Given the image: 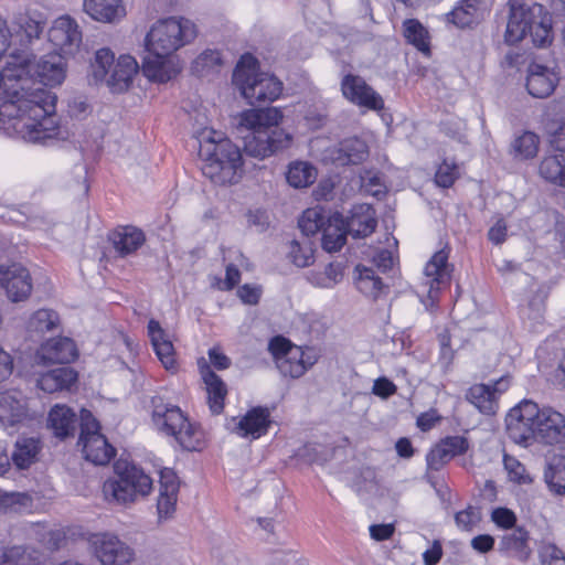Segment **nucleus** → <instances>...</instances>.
<instances>
[{"instance_id":"nucleus-15","label":"nucleus","mask_w":565,"mask_h":565,"mask_svg":"<svg viewBox=\"0 0 565 565\" xmlns=\"http://www.w3.org/2000/svg\"><path fill=\"white\" fill-rule=\"evenodd\" d=\"M535 440L553 445L565 439V416L552 407L539 408L535 416Z\"/></svg>"},{"instance_id":"nucleus-38","label":"nucleus","mask_w":565,"mask_h":565,"mask_svg":"<svg viewBox=\"0 0 565 565\" xmlns=\"http://www.w3.org/2000/svg\"><path fill=\"white\" fill-rule=\"evenodd\" d=\"M540 138L532 131H524L515 137L510 146V154L515 160L534 158L539 152Z\"/></svg>"},{"instance_id":"nucleus-33","label":"nucleus","mask_w":565,"mask_h":565,"mask_svg":"<svg viewBox=\"0 0 565 565\" xmlns=\"http://www.w3.org/2000/svg\"><path fill=\"white\" fill-rule=\"evenodd\" d=\"M529 533L523 527H516L501 537L500 550L520 561H526L531 555Z\"/></svg>"},{"instance_id":"nucleus-36","label":"nucleus","mask_w":565,"mask_h":565,"mask_svg":"<svg viewBox=\"0 0 565 565\" xmlns=\"http://www.w3.org/2000/svg\"><path fill=\"white\" fill-rule=\"evenodd\" d=\"M115 54L108 47H102L94 53L89 63L88 78L94 84L103 83L110 68L116 64Z\"/></svg>"},{"instance_id":"nucleus-45","label":"nucleus","mask_w":565,"mask_h":565,"mask_svg":"<svg viewBox=\"0 0 565 565\" xmlns=\"http://www.w3.org/2000/svg\"><path fill=\"white\" fill-rule=\"evenodd\" d=\"M313 245L309 238L302 241H292L289 255L294 264L298 267H307L313 263Z\"/></svg>"},{"instance_id":"nucleus-58","label":"nucleus","mask_w":565,"mask_h":565,"mask_svg":"<svg viewBox=\"0 0 565 565\" xmlns=\"http://www.w3.org/2000/svg\"><path fill=\"white\" fill-rule=\"evenodd\" d=\"M161 492L178 493L179 480L175 472L171 469L164 468L160 471V490Z\"/></svg>"},{"instance_id":"nucleus-53","label":"nucleus","mask_w":565,"mask_h":565,"mask_svg":"<svg viewBox=\"0 0 565 565\" xmlns=\"http://www.w3.org/2000/svg\"><path fill=\"white\" fill-rule=\"evenodd\" d=\"M457 178V167L444 161L437 169L435 181L439 186L449 188Z\"/></svg>"},{"instance_id":"nucleus-17","label":"nucleus","mask_w":565,"mask_h":565,"mask_svg":"<svg viewBox=\"0 0 565 565\" xmlns=\"http://www.w3.org/2000/svg\"><path fill=\"white\" fill-rule=\"evenodd\" d=\"M328 159L339 167L360 164L369 154V146L359 137H349L341 140L334 147L328 149Z\"/></svg>"},{"instance_id":"nucleus-25","label":"nucleus","mask_w":565,"mask_h":565,"mask_svg":"<svg viewBox=\"0 0 565 565\" xmlns=\"http://www.w3.org/2000/svg\"><path fill=\"white\" fill-rule=\"evenodd\" d=\"M148 334L153 350L168 371H175V353L171 340L157 320L151 319L148 323Z\"/></svg>"},{"instance_id":"nucleus-61","label":"nucleus","mask_w":565,"mask_h":565,"mask_svg":"<svg viewBox=\"0 0 565 565\" xmlns=\"http://www.w3.org/2000/svg\"><path fill=\"white\" fill-rule=\"evenodd\" d=\"M507 223L500 217L497 222L490 227L488 232V238L495 245L502 244L507 238Z\"/></svg>"},{"instance_id":"nucleus-10","label":"nucleus","mask_w":565,"mask_h":565,"mask_svg":"<svg viewBox=\"0 0 565 565\" xmlns=\"http://www.w3.org/2000/svg\"><path fill=\"white\" fill-rule=\"evenodd\" d=\"M450 279L451 268L448 264V253L444 249L438 250L424 269L422 288L426 298L422 301L427 309H433L436 306L439 291L449 286Z\"/></svg>"},{"instance_id":"nucleus-47","label":"nucleus","mask_w":565,"mask_h":565,"mask_svg":"<svg viewBox=\"0 0 565 565\" xmlns=\"http://www.w3.org/2000/svg\"><path fill=\"white\" fill-rule=\"evenodd\" d=\"M548 488L556 494H565V463L551 462L544 472Z\"/></svg>"},{"instance_id":"nucleus-55","label":"nucleus","mask_w":565,"mask_h":565,"mask_svg":"<svg viewBox=\"0 0 565 565\" xmlns=\"http://www.w3.org/2000/svg\"><path fill=\"white\" fill-rule=\"evenodd\" d=\"M447 447L448 454L456 457L465 454L469 449V441L463 436H448L441 440Z\"/></svg>"},{"instance_id":"nucleus-41","label":"nucleus","mask_w":565,"mask_h":565,"mask_svg":"<svg viewBox=\"0 0 565 565\" xmlns=\"http://www.w3.org/2000/svg\"><path fill=\"white\" fill-rule=\"evenodd\" d=\"M539 172L545 180L565 186V160L562 154L545 157L540 164Z\"/></svg>"},{"instance_id":"nucleus-64","label":"nucleus","mask_w":565,"mask_h":565,"mask_svg":"<svg viewBox=\"0 0 565 565\" xmlns=\"http://www.w3.org/2000/svg\"><path fill=\"white\" fill-rule=\"evenodd\" d=\"M494 539L488 534L477 535L471 540V546L479 553H487L493 548Z\"/></svg>"},{"instance_id":"nucleus-4","label":"nucleus","mask_w":565,"mask_h":565,"mask_svg":"<svg viewBox=\"0 0 565 565\" xmlns=\"http://www.w3.org/2000/svg\"><path fill=\"white\" fill-rule=\"evenodd\" d=\"M198 141L202 173L215 184L237 183L243 167L241 149L212 129H203Z\"/></svg>"},{"instance_id":"nucleus-30","label":"nucleus","mask_w":565,"mask_h":565,"mask_svg":"<svg viewBox=\"0 0 565 565\" xmlns=\"http://www.w3.org/2000/svg\"><path fill=\"white\" fill-rule=\"evenodd\" d=\"M268 417L269 413L266 408H253L237 422L233 430L242 437L258 438L267 431Z\"/></svg>"},{"instance_id":"nucleus-48","label":"nucleus","mask_w":565,"mask_h":565,"mask_svg":"<svg viewBox=\"0 0 565 565\" xmlns=\"http://www.w3.org/2000/svg\"><path fill=\"white\" fill-rule=\"evenodd\" d=\"M545 298L546 295L542 290L533 294L527 303L521 308V317L533 322H539L543 318Z\"/></svg>"},{"instance_id":"nucleus-26","label":"nucleus","mask_w":565,"mask_h":565,"mask_svg":"<svg viewBox=\"0 0 565 565\" xmlns=\"http://www.w3.org/2000/svg\"><path fill=\"white\" fill-rule=\"evenodd\" d=\"M377 225L375 211L369 204H360L352 209L351 215L345 221L348 234L354 238L366 237L372 234Z\"/></svg>"},{"instance_id":"nucleus-31","label":"nucleus","mask_w":565,"mask_h":565,"mask_svg":"<svg viewBox=\"0 0 565 565\" xmlns=\"http://www.w3.org/2000/svg\"><path fill=\"white\" fill-rule=\"evenodd\" d=\"M109 239L120 256L136 252L145 243V234L135 226H122L114 231Z\"/></svg>"},{"instance_id":"nucleus-60","label":"nucleus","mask_w":565,"mask_h":565,"mask_svg":"<svg viewBox=\"0 0 565 565\" xmlns=\"http://www.w3.org/2000/svg\"><path fill=\"white\" fill-rule=\"evenodd\" d=\"M237 295L244 303L256 305L259 301L262 289L260 287L246 284L238 288Z\"/></svg>"},{"instance_id":"nucleus-22","label":"nucleus","mask_w":565,"mask_h":565,"mask_svg":"<svg viewBox=\"0 0 565 565\" xmlns=\"http://www.w3.org/2000/svg\"><path fill=\"white\" fill-rule=\"evenodd\" d=\"M3 288L8 298L13 302L23 301L29 298L32 291V281L29 270L21 264L8 265Z\"/></svg>"},{"instance_id":"nucleus-63","label":"nucleus","mask_w":565,"mask_h":565,"mask_svg":"<svg viewBox=\"0 0 565 565\" xmlns=\"http://www.w3.org/2000/svg\"><path fill=\"white\" fill-rule=\"evenodd\" d=\"M373 263L380 271L386 273L393 267V255L387 249H381L374 255Z\"/></svg>"},{"instance_id":"nucleus-42","label":"nucleus","mask_w":565,"mask_h":565,"mask_svg":"<svg viewBox=\"0 0 565 565\" xmlns=\"http://www.w3.org/2000/svg\"><path fill=\"white\" fill-rule=\"evenodd\" d=\"M329 214L330 213H327L326 210L320 206L307 209L298 221L301 233L308 238L310 235L322 231Z\"/></svg>"},{"instance_id":"nucleus-12","label":"nucleus","mask_w":565,"mask_h":565,"mask_svg":"<svg viewBox=\"0 0 565 565\" xmlns=\"http://www.w3.org/2000/svg\"><path fill=\"white\" fill-rule=\"evenodd\" d=\"M49 40L64 55H75L83 41L78 23L70 15L57 18L49 31Z\"/></svg>"},{"instance_id":"nucleus-7","label":"nucleus","mask_w":565,"mask_h":565,"mask_svg":"<svg viewBox=\"0 0 565 565\" xmlns=\"http://www.w3.org/2000/svg\"><path fill=\"white\" fill-rule=\"evenodd\" d=\"M152 405V420L160 433L174 437L185 450L193 451L202 448V431L189 422L180 407L166 404L160 397H154Z\"/></svg>"},{"instance_id":"nucleus-39","label":"nucleus","mask_w":565,"mask_h":565,"mask_svg":"<svg viewBox=\"0 0 565 565\" xmlns=\"http://www.w3.org/2000/svg\"><path fill=\"white\" fill-rule=\"evenodd\" d=\"M403 34L407 43L414 45L425 55H429V34L427 29L418 20H405L403 23Z\"/></svg>"},{"instance_id":"nucleus-49","label":"nucleus","mask_w":565,"mask_h":565,"mask_svg":"<svg viewBox=\"0 0 565 565\" xmlns=\"http://www.w3.org/2000/svg\"><path fill=\"white\" fill-rule=\"evenodd\" d=\"M0 565H32V561L23 547L13 546L4 551Z\"/></svg>"},{"instance_id":"nucleus-19","label":"nucleus","mask_w":565,"mask_h":565,"mask_svg":"<svg viewBox=\"0 0 565 565\" xmlns=\"http://www.w3.org/2000/svg\"><path fill=\"white\" fill-rule=\"evenodd\" d=\"M29 405L21 391L0 392V424L14 426L29 418Z\"/></svg>"},{"instance_id":"nucleus-50","label":"nucleus","mask_w":565,"mask_h":565,"mask_svg":"<svg viewBox=\"0 0 565 565\" xmlns=\"http://www.w3.org/2000/svg\"><path fill=\"white\" fill-rule=\"evenodd\" d=\"M452 457L448 454L447 447L444 446L443 441H440L428 452L426 460L428 468L439 470Z\"/></svg>"},{"instance_id":"nucleus-5","label":"nucleus","mask_w":565,"mask_h":565,"mask_svg":"<svg viewBox=\"0 0 565 565\" xmlns=\"http://www.w3.org/2000/svg\"><path fill=\"white\" fill-rule=\"evenodd\" d=\"M537 47L552 43V17L545 8L537 3L510 2V12L504 34L505 42L516 44L526 36Z\"/></svg>"},{"instance_id":"nucleus-13","label":"nucleus","mask_w":565,"mask_h":565,"mask_svg":"<svg viewBox=\"0 0 565 565\" xmlns=\"http://www.w3.org/2000/svg\"><path fill=\"white\" fill-rule=\"evenodd\" d=\"M342 95L352 104L371 110H382L384 100L363 77L347 74L341 81Z\"/></svg>"},{"instance_id":"nucleus-52","label":"nucleus","mask_w":565,"mask_h":565,"mask_svg":"<svg viewBox=\"0 0 565 565\" xmlns=\"http://www.w3.org/2000/svg\"><path fill=\"white\" fill-rule=\"evenodd\" d=\"M480 521V513L477 509L469 507L466 510L459 511L455 515L457 526L463 531H471L472 527Z\"/></svg>"},{"instance_id":"nucleus-11","label":"nucleus","mask_w":565,"mask_h":565,"mask_svg":"<svg viewBox=\"0 0 565 565\" xmlns=\"http://www.w3.org/2000/svg\"><path fill=\"white\" fill-rule=\"evenodd\" d=\"M539 406L532 401H523L508 413L505 426L509 437L516 444L529 446L535 440V416Z\"/></svg>"},{"instance_id":"nucleus-51","label":"nucleus","mask_w":565,"mask_h":565,"mask_svg":"<svg viewBox=\"0 0 565 565\" xmlns=\"http://www.w3.org/2000/svg\"><path fill=\"white\" fill-rule=\"evenodd\" d=\"M504 469L507 470L510 480L524 483L527 481L524 466L514 457L504 455L503 457Z\"/></svg>"},{"instance_id":"nucleus-23","label":"nucleus","mask_w":565,"mask_h":565,"mask_svg":"<svg viewBox=\"0 0 565 565\" xmlns=\"http://www.w3.org/2000/svg\"><path fill=\"white\" fill-rule=\"evenodd\" d=\"M138 72V63L130 55H120L116 64L108 72V76L103 79L113 93H122L130 86L134 76Z\"/></svg>"},{"instance_id":"nucleus-3","label":"nucleus","mask_w":565,"mask_h":565,"mask_svg":"<svg viewBox=\"0 0 565 565\" xmlns=\"http://www.w3.org/2000/svg\"><path fill=\"white\" fill-rule=\"evenodd\" d=\"M282 119L276 107L247 109L236 118V128L244 140V152L253 158L265 159L277 151L288 148L291 136L278 128Z\"/></svg>"},{"instance_id":"nucleus-29","label":"nucleus","mask_w":565,"mask_h":565,"mask_svg":"<svg viewBox=\"0 0 565 565\" xmlns=\"http://www.w3.org/2000/svg\"><path fill=\"white\" fill-rule=\"evenodd\" d=\"M201 375L206 386L209 407L212 414L218 415L224 408V399L227 394L226 385L207 364L201 367Z\"/></svg>"},{"instance_id":"nucleus-54","label":"nucleus","mask_w":565,"mask_h":565,"mask_svg":"<svg viewBox=\"0 0 565 565\" xmlns=\"http://www.w3.org/2000/svg\"><path fill=\"white\" fill-rule=\"evenodd\" d=\"M298 345H294L289 340L281 335H277L273 338L268 343V350L271 353L275 363L278 361V359L284 358L289 353L291 349H297Z\"/></svg>"},{"instance_id":"nucleus-16","label":"nucleus","mask_w":565,"mask_h":565,"mask_svg":"<svg viewBox=\"0 0 565 565\" xmlns=\"http://www.w3.org/2000/svg\"><path fill=\"white\" fill-rule=\"evenodd\" d=\"M508 387L509 379L505 376L499 379L493 385L475 384L466 393V399L480 413L493 415L498 409V395Z\"/></svg>"},{"instance_id":"nucleus-24","label":"nucleus","mask_w":565,"mask_h":565,"mask_svg":"<svg viewBox=\"0 0 565 565\" xmlns=\"http://www.w3.org/2000/svg\"><path fill=\"white\" fill-rule=\"evenodd\" d=\"M83 10L94 21L117 23L126 17L122 0H83Z\"/></svg>"},{"instance_id":"nucleus-21","label":"nucleus","mask_w":565,"mask_h":565,"mask_svg":"<svg viewBox=\"0 0 565 565\" xmlns=\"http://www.w3.org/2000/svg\"><path fill=\"white\" fill-rule=\"evenodd\" d=\"M36 355L43 363L67 364L75 360L77 351L72 339L58 337L44 342Z\"/></svg>"},{"instance_id":"nucleus-40","label":"nucleus","mask_w":565,"mask_h":565,"mask_svg":"<svg viewBox=\"0 0 565 565\" xmlns=\"http://www.w3.org/2000/svg\"><path fill=\"white\" fill-rule=\"evenodd\" d=\"M317 169L303 161H296L289 164L287 181L294 188H307L316 181Z\"/></svg>"},{"instance_id":"nucleus-37","label":"nucleus","mask_w":565,"mask_h":565,"mask_svg":"<svg viewBox=\"0 0 565 565\" xmlns=\"http://www.w3.org/2000/svg\"><path fill=\"white\" fill-rule=\"evenodd\" d=\"M60 327V316L52 309H40L29 319L26 330L30 334H44L56 331Z\"/></svg>"},{"instance_id":"nucleus-35","label":"nucleus","mask_w":565,"mask_h":565,"mask_svg":"<svg viewBox=\"0 0 565 565\" xmlns=\"http://www.w3.org/2000/svg\"><path fill=\"white\" fill-rule=\"evenodd\" d=\"M482 0H462L450 13L452 23L460 28L470 26L483 18Z\"/></svg>"},{"instance_id":"nucleus-57","label":"nucleus","mask_w":565,"mask_h":565,"mask_svg":"<svg viewBox=\"0 0 565 565\" xmlns=\"http://www.w3.org/2000/svg\"><path fill=\"white\" fill-rule=\"evenodd\" d=\"M177 499L178 493L166 494V492L159 491L157 509L160 518H169L174 512Z\"/></svg>"},{"instance_id":"nucleus-34","label":"nucleus","mask_w":565,"mask_h":565,"mask_svg":"<svg viewBox=\"0 0 565 565\" xmlns=\"http://www.w3.org/2000/svg\"><path fill=\"white\" fill-rule=\"evenodd\" d=\"M41 443L34 437H20L14 445L11 459L19 469H26L38 459Z\"/></svg>"},{"instance_id":"nucleus-8","label":"nucleus","mask_w":565,"mask_h":565,"mask_svg":"<svg viewBox=\"0 0 565 565\" xmlns=\"http://www.w3.org/2000/svg\"><path fill=\"white\" fill-rule=\"evenodd\" d=\"M116 472V478L108 479L103 484V493L108 502L131 503L138 497L149 494L152 489L151 478L134 465L117 462Z\"/></svg>"},{"instance_id":"nucleus-32","label":"nucleus","mask_w":565,"mask_h":565,"mask_svg":"<svg viewBox=\"0 0 565 565\" xmlns=\"http://www.w3.org/2000/svg\"><path fill=\"white\" fill-rule=\"evenodd\" d=\"M76 380L77 374L73 369L62 366L42 374L38 380V386L46 393H54L62 390H68Z\"/></svg>"},{"instance_id":"nucleus-62","label":"nucleus","mask_w":565,"mask_h":565,"mask_svg":"<svg viewBox=\"0 0 565 565\" xmlns=\"http://www.w3.org/2000/svg\"><path fill=\"white\" fill-rule=\"evenodd\" d=\"M395 392H396V386L388 379L380 377L374 381L373 388H372L373 394H375L380 397H383V398H387L391 395L395 394Z\"/></svg>"},{"instance_id":"nucleus-59","label":"nucleus","mask_w":565,"mask_h":565,"mask_svg":"<svg viewBox=\"0 0 565 565\" xmlns=\"http://www.w3.org/2000/svg\"><path fill=\"white\" fill-rule=\"evenodd\" d=\"M492 520L498 526L512 529L516 522V516L507 508H498L492 512Z\"/></svg>"},{"instance_id":"nucleus-44","label":"nucleus","mask_w":565,"mask_h":565,"mask_svg":"<svg viewBox=\"0 0 565 565\" xmlns=\"http://www.w3.org/2000/svg\"><path fill=\"white\" fill-rule=\"evenodd\" d=\"M31 504L32 500L26 493L0 491V510L4 513H20L29 510Z\"/></svg>"},{"instance_id":"nucleus-56","label":"nucleus","mask_w":565,"mask_h":565,"mask_svg":"<svg viewBox=\"0 0 565 565\" xmlns=\"http://www.w3.org/2000/svg\"><path fill=\"white\" fill-rule=\"evenodd\" d=\"M542 565H552L565 556L564 552L553 543H543L539 550Z\"/></svg>"},{"instance_id":"nucleus-20","label":"nucleus","mask_w":565,"mask_h":565,"mask_svg":"<svg viewBox=\"0 0 565 565\" xmlns=\"http://www.w3.org/2000/svg\"><path fill=\"white\" fill-rule=\"evenodd\" d=\"M559 77L554 68L531 63L527 68L526 88L530 95L536 98H546L555 89Z\"/></svg>"},{"instance_id":"nucleus-43","label":"nucleus","mask_w":565,"mask_h":565,"mask_svg":"<svg viewBox=\"0 0 565 565\" xmlns=\"http://www.w3.org/2000/svg\"><path fill=\"white\" fill-rule=\"evenodd\" d=\"M359 271V278L356 286L359 290L367 296L377 297L382 291L384 285L379 276H376L373 268L369 267H356Z\"/></svg>"},{"instance_id":"nucleus-9","label":"nucleus","mask_w":565,"mask_h":565,"mask_svg":"<svg viewBox=\"0 0 565 565\" xmlns=\"http://www.w3.org/2000/svg\"><path fill=\"white\" fill-rule=\"evenodd\" d=\"M79 445L85 459L99 466L107 465L115 456V448L99 433V424L88 411L81 415Z\"/></svg>"},{"instance_id":"nucleus-46","label":"nucleus","mask_w":565,"mask_h":565,"mask_svg":"<svg viewBox=\"0 0 565 565\" xmlns=\"http://www.w3.org/2000/svg\"><path fill=\"white\" fill-rule=\"evenodd\" d=\"M222 63L221 53L215 50H206L193 62L192 70L200 76L210 74L220 67Z\"/></svg>"},{"instance_id":"nucleus-18","label":"nucleus","mask_w":565,"mask_h":565,"mask_svg":"<svg viewBox=\"0 0 565 565\" xmlns=\"http://www.w3.org/2000/svg\"><path fill=\"white\" fill-rule=\"evenodd\" d=\"M318 359L319 355L315 349L299 347L278 359L276 366L282 376L299 379L318 362Z\"/></svg>"},{"instance_id":"nucleus-1","label":"nucleus","mask_w":565,"mask_h":565,"mask_svg":"<svg viewBox=\"0 0 565 565\" xmlns=\"http://www.w3.org/2000/svg\"><path fill=\"white\" fill-rule=\"evenodd\" d=\"M66 64L61 53H49L38 62L11 56L0 68V99L3 100L0 114L12 117V127L26 142L45 143L58 134L52 116L56 97L42 87L31 88L30 76H36L45 86L63 83Z\"/></svg>"},{"instance_id":"nucleus-6","label":"nucleus","mask_w":565,"mask_h":565,"mask_svg":"<svg viewBox=\"0 0 565 565\" xmlns=\"http://www.w3.org/2000/svg\"><path fill=\"white\" fill-rule=\"evenodd\" d=\"M233 84L250 104L271 103L281 93L282 84L274 75L258 71V62L252 54H244L238 61Z\"/></svg>"},{"instance_id":"nucleus-14","label":"nucleus","mask_w":565,"mask_h":565,"mask_svg":"<svg viewBox=\"0 0 565 565\" xmlns=\"http://www.w3.org/2000/svg\"><path fill=\"white\" fill-rule=\"evenodd\" d=\"M96 557L103 565H127L134 559V551L113 534H100L94 540Z\"/></svg>"},{"instance_id":"nucleus-2","label":"nucleus","mask_w":565,"mask_h":565,"mask_svg":"<svg viewBox=\"0 0 565 565\" xmlns=\"http://www.w3.org/2000/svg\"><path fill=\"white\" fill-rule=\"evenodd\" d=\"M196 36L195 24L184 18H167L157 21L146 35V55L142 71L151 79L164 83L179 72V64L173 56L182 46Z\"/></svg>"},{"instance_id":"nucleus-28","label":"nucleus","mask_w":565,"mask_h":565,"mask_svg":"<svg viewBox=\"0 0 565 565\" xmlns=\"http://www.w3.org/2000/svg\"><path fill=\"white\" fill-rule=\"evenodd\" d=\"M77 423L76 414L66 405L56 404L49 413V427L61 439L72 436L76 430Z\"/></svg>"},{"instance_id":"nucleus-27","label":"nucleus","mask_w":565,"mask_h":565,"mask_svg":"<svg viewBox=\"0 0 565 565\" xmlns=\"http://www.w3.org/2000/svg\"><path fill=\"white\" fill-rule=\"evenodd\" d=\"M348 231L345 220L339 213L328 215V221L322 227V248L328 253L340 250L347 243Z\"/></svg>"}]
</instances>
